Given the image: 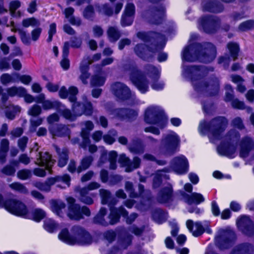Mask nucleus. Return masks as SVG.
<instances>
[{
	"instance_id": "obj_1",
	"label": "nucleus",
	"mask_w": 254,
	"mask_h": 254,
	"mask_svg": "<svg viewBox=\"0 0 254 254\" xmlns=\"http://www.w3.org/2000/svg\"><path fill=\"white\" fill-rule=\"evenodd\" d=\"M216 54V48L211 43L190 45L184 49L182 60L184 62L210 63Z\"/></svg>"
},
{
	"instance_id": "obj_2",
	"label": "nucleus",
	"mask_w": 254,
	"mask_h": 254,
	"mask_svg": "<svg viewBox=\"0 0 254 254\" xmlns=\"http://www.w3.org/2000/svg\"><path fill=\"white\" fill-rule=\"evenodd\" d=\"M227 121L223 117H219L212 120L209 123L205 121L200 122L198 130L202 134H207L211 141L214 142L221 137L222 133L225 129Z\"/></svg>"
},
{
	"instance_id": "obj_3",
	"label": "nucleus",
	"mask_w": 254,
	"mask_h": 254,
	"mask_svg": "<svg viewBox=\"0 0 254 254\" xmlns=\"http://www.w3.org/2000/svg\"><path fill=\"white\" fill-rule=\"evenodd\" d=\"M73 236H70L67 230L63 229L59 235V239L64 242L69 244L86 245L92 243L90 234L78 226H74L72 229Z\"/></svg>"
},
{
	"instance_id": "obj_4",
	"label": "nucleus",
	"mask_w": 254,
	"mask_h": 254,
	"mask_svg": "<svg viewBox=\"0 0 254 254\" xmlns=\"http://www.w3.org/2000/svg\"><path fill=\"white\" fill-rule=\"evenodd\" d=\"M89 67L88 64H82L80 67L81 75L80 79L82 82L86 84L88 83V79L89 77V74L88 71L89 69L93 70L95 74L92 76L90 80V84L92 86H100L104 85L106 81L105 73L102 71L99 64H91Z\"/></svg>"
},
{
	"instance_id": "obj_5",
	"label": "nucleus",
	"mask_w": 254,
	"mask_h": 254,
	"mask_svg": "<svg viewBox=\"0 0 254 254\" xmlns=\"http://www.w3.org/2000/svg\"><path fill=\"white\" fill-rule=\"evenodd\" d=\"M110 210L111 213L109 216L110 221L109 222L106 221L104 219V216L106 214V209L101 208L99 213L94 218V222L103 226L108 225L109 224H114L119 221L120 215L124 217H126L127 215V211L122 207L118 209L111 208Z\"/></svg>"
},
{
	"instance_id": "obj_6",
	"label": "nucleus",
	"mask_w": 254,
	"mask_h": 254,
	"mask_svg": "<svg viewBox=\"0 0 254 254\" xmlns=\"http://www.w3.org/2000/svg\"><path fill=\"white\" fill-rule=\"evenodd\" d=\"M0 207H4L9 212L18 216L25 217L28 209L21 201L16 199H10L4 201L0 197Z\"/></svg>"
},
{
	"instance_id": "obj_7",
	"label": "nucleus",
	"mask_w": 254,
	"mask_h": 254,
	"mask_svg": "<svg viewBox=\"0 0 254 254\" xmlns=\"http://www.w3.org/2000/svg\"><path fill=\"white\" fill-rule=\"evenodd\" d=\"M161 110L156 106L148 107L145 113V122L149 124L157 125L160 128H163L167 124V121L162 117Z\"/></svg>"
},
{
	"instance_id": "obj_8",
	"label": "nucleus",
	"mask_w": 254,
	"mask_h": 254,
	"mask_svg": "<svg viewBox=\"0 0 254 254\" xmlns=\"http://www.w3.org/2000/svg\"><path fill=\"white\" fill-rule=\"evenodd\" d=\"M180 142L178 135L171 131L164 135L161 140V149L167 154H172L178 150Z\"/></svg>"
},
{
	"instance_id": "obj_9",
	"label": "nucleus",
	"mask_w": 254,
	"mask_h": 254,
	"mask_svg": "<svg viewBox=\"0 0 254 254\" xmlns=\"http://www.w3.org/2000/svg\"><path fill=\"white\" fill-rule=\"evenodd\" d=\"M240 137L239 134L235 130H231L226 136V139L229 140L230 142L227 144H221L217 147L218 153L221 155L231 157L236 150V147L234 143H237Z\"/></svg>"
},
{
	"instance_id": "obj_10",
	"label": "nucleus",
	"mask_w": 254,
	"mask_h": 254,
	"mask_svg": "<svg viewBox=\"0 0 254 254\" xmlns=\"http://www.w3.org/2000/svg\"><path fill=\"white\" fill-rule=\"evenodd\" d=\"M66 199L68 204L67 216L70 219L79 220L82 217V214L87 216L90 215L89 209L86 206H84L80 209L78 204H74L75 199L73 197H67Z\"/></svg>"
},
{
	"instance_id": "obj_11",
	"label": "nucleus",
	"mask_w": 254,
	"mask_h": 254,
	"mask_svg": "<svg viewBox=\"0 0 254 254\" xmlns=\"http://www.w3.org/2000/svg\"><path fill=\"white\" fill-rule=\"evenodd\" d=\"M235 239L234 232L230 230H220L215 238L216 245L220 249L228 248L233 243Z\"/></svg>"
},
{
	"instance_id": "obj_12",
	"label": "nucleus",
	"mask_w": 254,
	"mask_h": 254,
	"mask_svg": "<svg viewBox=\"0 0 254 254\" xmlns=\"http://www.w3.org/2000/svg\"><path fill=\"white\" fill-rule=\"evenodd\" d=\"M145 75L146 74L137 69L133 70L130 75L132 82L142 93H145L148 89V82Z\"/></svg>"
},
{
	"instance_id": "obj_13",
	"label": "nucleus",
	"mask_w": 254,
	"mask_h": 254,
	"mask_svg": "<svg viewBox=\"0 0 254 254\" xmlns=\"http://www.w3.org/2000/svg\"><path fill=\"white\" fill-rule=\"evenodd\" d=\"M72 110L76 116H80L83 114L90 116L93 113L91 103L87 100L86 96H82V102H75L72 105Z\"/></svg>"
},
{
	"instance_id": "obj_14",
	"label": "nucleus",
	"mask_w": 254,
	"mask_h": 254,
	"mask_svg": "<svg viewBox=\"0 0 254 254\" xmlns=\"http://www.w3.org/2000/svg\"><path fill=\"white\" fill-rule=\"evenodd\" d=\"M171 167L176 174L182 175L188 171L189 163L187 158L184 156L181 155L173 159Z\"/></svg>"
},
{
	"instance_id": "obj_15",
	"label": "nucleus",
	"mask_w": 254,
	"mask_h": 254,
	"mask_svg": "<svg viewBox=\"0 0 254 254\" xmlns=\"http://www.w3.org/2000/svg\"><path fill=\"white\" fill-rule=\"evenodd\" d=\"M218 21L217 18L213 17H202L198 21V28L206 33H212Z\"/></svg>"
},
{
	"instance_id": "obj_16",
	"label": "nucleus",
	"mask_w": 254,
	"mask_h": 254,
	"mask_svg": "<svg viewBox=\"0 0 254 254\" xmlns=\"http://www.w3.org/2000/svg\"><path fill=\"white\" fill-rule=\"evenodd\" d=\"M111 91L118 99L124 100L130 97V92L128 88L120 82H116L111 86Z\"/></svg>"
},
{
	"instance_id": "obj_17",
	"label": "nucleus",
	"mask_w": 254,
	"mask_h": 254,
	"mask_svg": "<svg viewBox=\"0 0 254 254\" xmlns=\"http://www.w3.org/2000/svg\"><path fill=\"white\" fill-rule=\"evenodd\" d=\"M158 50V46L147 48L144 44H137L134 49L136 55L139 58L147 60L151 57L154 53Z\"/></svg>"
},
{
	"instance_id": "obj_18",
	"label": "nucleus",
	"mask_w": 254,
	"mask_h": 254,
	"mask_svg": "<svg viewBox=\"0 0 254 254\" xmlns=\"http://www.w3.org/2000/svg\"><path fill=\"white\" fill-rule=\"evenodd\" d=\"M237 224L238 228L245 234L251 236L254 233V225L249 217H241L238 220Z\"/></svg>"
},
{
	"instance_id": "obj_19",
	"label": "nucleus",
	"mask_w": 254,
	"mask_h": 254,
	"mask_svg": "<svg viewBox=\"0 0 254 254\" xmlns=\"http://www.w3.org/2000/svg\"><path fill=\"white\" fill-rule=\"evenodd\" d=\"M164 11L165 9L162 6H160L159 8H152L146 12L145 17L150 23L158 24Z\"/></svg>"
},
{
	"instance_id": "obj_20",
	"label": "nucleus",
	"mask_w": 254,
	"mask_h": 254,
	"mask_svg": "<svg viewBox=\"0 0 254 254\" xmlns=\"http://www.w3.org/2000/svg\"><path fill=\"white\" fill-rule=\"evenodd\" d=\"M240 147V156L246 157L250 151L254 149V139L249 136L243 138L239 144Z\"/></svg>"
},
{
	"instance_id": "obj_21",
	"label": "nucleus",
	"mask_w": 254,
	"mask_h": 254,
	"mask_svg": "<svg viewBox=\"0 0 254 254\" xmlns=\"http://www.w3.org/2000/svg\"><path fill=\"white\" fill-rule=\"evenodd\" d=\"M93 128L94 125L90 121H86L82 124L80 134L83 141L80 145L82 148L85 149L87 144L89 143V134Z\"/></svg>"
},
{
	"instance_id": "obj_22",
	"label": "nucleus",
	"mask_w": 254,
	"mask_h": 254,
	"mask_svg": "<svg viewBox=\"0 0 254 254\" xmlns=\"http://www.w3.org/2000/svg\"><path fill=\"white\" fill-rule=\"evenodd\" d=\"M119 162L126 167V172H129L139 167L140 160L137 157H134L132 162H130L128 158L125 154H122L120 156Z\"/></svg>"
},
{
	"instance_id": "obj_23",
	"label": "nucleus",
	"mask_w": 254,
	"mask_h": 254,
	"mask_svg": "<svg viewBox=\"0 0 254 254\" xmlns=\"http://www.w3.org/2000/svg\"><path fill=\"white\" fill-rule=\"evenodd\" d=\"M36 163L40 166H44L50 173V168L54 164V161L51 159V155L47 152L39 153Z\"/></svg>"
},
{
	"instance_id": "obj_24",
	"label": "nucleus",
	"mask_w": 254,
	"mask_h": 254,
	"mask_svg": "<svg viewBox=\"0 0 254 254\" xmlns=\"http://www.w3.org/2000/svg\"><path fill=\"white\" fill-rule=\"evenodd\" d=\"M186 226L190 232L195 237L201 235L204 232L203 227L198 222L194 223L191 220H188Z\"/></svg>"
},
{
	"instance_id": "obj_25",
	"label": "nucleus",
	"mask_w": 254,
	"mask_h": 254,
	"mask_svg": "<svg viewBox=\"0 0 254 254\" xmlns=\"http://www.w3.org/2000/svg\"><path fill=\"white\" fill-rule=\"evenodd\" d=\"M50 207L53 212L60 217L64 214L65 204L61 200H52L50 202Z\"/></svg>"
},
{
	"instance_id": "obj_26",
	"label": "nucleus",
	"mask_w": 254,
	"mask_h": 254,
	"mask_svg": "<svg viewBox=\"0 0 254 254\" xmlns=\"http://www.w3.org/2000/svg\"><path fill=\"white\" fill-rule=\"evenodd\" d=\"M49 131L53 137L67 136L68 138H69V130L66 126H61L58 127L51 126L49 127Z\"/></svg>"
},
{
	"instance_id": "obj_27",
	"label": "nucleus",
	"mask_w": 254,
	"mask_h": 254,
	"mask_svg": "<svg viewBox=\"0 0 254 254\" xmlns=\"http://www.w3.org/2000/svg\"><path fill=\"white\" fill-rule=\"evenodd\" d=\"M172 194V189L170 185L163 188L158 193L157 200L161 203H165L169 201Z\"/></svg>"
},
{
	"instance_id": "obj_28",
	"label": "nucleus",
	"mask_w": 254,
	"mask_h": 254,
	"mask_svg": "<svg viewBox=\"0 0 254 254\" xmlns=\"http://www.w3.org/2000/svg\"><path fill=\"white\" fill-rule=\"evenodd\" d=\"M52 178L54 180V184H57L58 187L65 189L66 187H68L70 185V178L67 174L58 176Z\"/></svg>"
},
{
	"instance_id": "obj_29",
	"label": "nucleus",
	"mask_w": 254,
	"mask_h": 254,
	"mask_svg": "<svg viewBox=\"0 0 254 254\" xmlns=\"http://www.w3.org/2000/svg\"><path fill=\"white\" fill-rule=\"evenodd\" d=\"M202 10L204 11L212 12H220L222 11L223 7L220 4L214 2L206 1L202 4Z\"/></svg>"
},
{
	"instance_id": "obj_30",
	"label": "nucleus",
	"mask_w": 254,
	"mask_h": 254,
	"mask_svg": "<svg viewBox=\"0 0 254 254\" xmlns=\"http://www.w3.org/2000/svg\"><path fill=\"white\" fill-rule=\"evenodd\" d=\"M114 114L118 117L125 118V117L131 119L137 115V112L130 109H120L113 111Z\"/></svg>"
},
{
	"instance_id": "obj_31",
	"label": "nucleus",
	"mask_w": 254,
	"mask_h": 254,
	"mask_svg": "<svg viewBox=\"0 0 254 254\" xmlns=\"http://www.w3.org/2000/svg\"><path fill=\"white\" fill-rule=\"evenodd\" d=\"M54 180L52 178L48 179L45 182H37L34 183V186L41 191L49 192L51 187L54 185Z\"/></svg>"
},
{
	"instance_id": "obj_32",
	"label": "nucleus",
	"mask_w": 254,
	"mask_h": 254,
	"mask_svg": "<svg viewBox=\"0 0 254 254\" xmlns=\"http://www.w3.org/2000/svg\"><path fill=\"white\" fill-rule=\"evenodd\" d=\"M46 215L45 212L40 208H36L32 210L31 213L28 211L27 214L25 216V218H30L35 221H40Z\"/></svg>"
},
{
	"instance_id": "obj_33",
	"label": "nucleus",
	"mask_w": 254,
	"mask_h": 254,
	"mask_svg": "<svg viewBox=\"0 0 254 254\" xmlns=\"http://www.w3.org/2000/svg\"><path fill=\"white\" fill-rule=\"evenodd\" d=\"M74 10L72 7H68L64 10L65 17L68 19V21L73 25L79 26L81 24V20L79 18L72 16Z\"/></svg>"
},
{
	"instance_id": "obj_34",
	"label": "nucleus",
	"mask_w": 254,
	"mask_h": 254,
	"mask_svg": "<svg viewBox=\"0 0 254 254\" xmlns=\"http://www.w3.org/2000/svg\"><path fill=\"white\" fill-rule=\"evenodd\" d=\"M253 251V247L248 244L237 246L231 254H250Z\"/></svg>"
},
{
	"instance_id": "obj_35",
	"label": "nucleus",
	"mask_w": 254,
	"mask_h": 254,
	"mask_svg": "<svg viewBox=\"0 0 254 254\" xmlns=\"http://www.w3.org/2000/svg\"><path fill=\"white\" fill-rule=\"evenodd\" d=\"M56 149L57 153L59 155L58 165L60 167H63L66 165L67 160L68 159L67 149H61L57 147H56Z\"/></svg>"
},
{
	"instance_id": "obj_36",
	"label": "nucleus",
	"mask_w": 254,
	"mask_h": 254,
	"mask_svg": "<svg viewBox=\"0 0 254 254\" xmlns=\"http://www.w3.org/2000/svg\"><path fill=\"white\" fill-rule=\"evenodd\" d=\"M205 199L203 196L199 193L193 192L191 195L188 196L186 198V202L191 204L193 203L199 204L204 201Z\"/></svg>"
},
{
	"instance_id": "obj_37",
	"label": "nucleus",
	"mask_w": 254,
	"mask_h": 254,
	"mask_svg": "<svg viewBox=\"0 0 254 254\" xmlns=\"http://www.w3.org/2000/svg\"><path fill=\"white\" fill-rule=\"evenodd\" d=\"M58 111L61 114L64 118L70 121H73L76 119L75 114H72L70 110L66 109L65 106L61 103L59 107L57 109Z\"/></svg>"
},
{
	"instance_id": "obj_38",
	"label": "nucleus",
	"mask_w": 254,
	"mask_h": 254,
	"mask_svg": "<svg viewBox=\"0 0 254 254\" xmlns=\"http://www.w3.org/2000/svg\"><path fill=\"white\" fill-rule=\"evenodd\" d=\"M92 161L93 158L92 156H86L83 158L81 161L80 165L77 168V172L80 173L87 169L91 165Z\"/></svg>"
},
{
	"instance_id": "obj_39",
	"label": "nucleus",
	"mask_w": 254,
	"mask_h": 254,
	"mask_svg": "<svg viewBox=\"0 0 254 254\" xmlns=\"http://www.w3.org/2000/svg\"><path fill=\"white\" fill-rule=\"evenodd\" d=\"M254 29V20H248L241 23L238 27L239 32H245Z\"/></svg>"
},
{
	"instance_id": "obj_40",
	"label": "nucleus",
	"mask_w": 254,
	"mask_h": 254,
	"mask_svg": "<svg viewBox=\"0 0 254 254\" xmlns=\"http://www.w3.org/2000/svg\"><path fill=\"white\" fill-rule=\"evenodd\" d=\"M20 2L18 0H12L9 3V11L12 16H18L21 15L19 11H16V10L20 6Z\"/></svg>"
},
{
	"instance_id": "obj_41",
	"label": "nucleus",
	"mask_w": 254,
	"mask_h": 254,
	"mask_svg": "<svg viewBox=\"0 0 254 254\" xmlns=\"http://www.w3.org/2000/svg\"><path fill=\"white\" fill-rule=\"evenodd\" d=\"M107 34L109 40L112 42L117 41L121 36L119 31L115 27H110L108 29Z\"/></svg>"
},
{
	"instance_id": "obj_42",
	"label": "nucleus",
	"mask_w": 254,
	"mask_h": 254,
	"mask_svg": "<svg viewBox=\"0 0 254 254\" xmlns=\"http://www.w3.org/2000/svg\"><path fill=\"white\" fill-rule=\"evenodd\" d=\"M44 228L49 232L52 233L57 230L58 225L51 219H46L44 221Z\"/></svg>"
},
{
	"instance_id": "obj_43",
	"label": "nucleus",
	"mask_w": 254,
	"mask_h": 254,
	"mask_svg": "<svg viewBox=\"0 0 254 254\" xmlns=\"http://www.w3.org/2000/svg\"><path fill=\"white\" fill-rule=\"evenodd\" d=\"M8 145L9 142L8 140L5 139L2 140L0 147V150L1 152L0 153V160L1 161L2 163L5 161L6 153L8 149Z\"/></svg>"
},
{
	"instance_id": "obj_44",
	"label": "nucleus",
	"mask_w": 254,
	"mask_h": 254,
	"mask_svg": "<svg viewBox=\"0 0 254 254\" xmlns=\"http://www.w3.org/2000/svg\"><path fill=\"white\" fill-rule=\"evenodd\" d=\"M61 103L58 101H51L47 100L44 101L42 104V107L44 110H49L55 108L56 110L59 107Z\"/></svg>"
},
{
	"instance_id": "obj_45",
	"label": "nucleus",
	"mask_w": 254,
	"mask_h": 254,
	"mask_svg": "<svg viewBox=\"0 0 254 254\" xmlns=\"http://www.w3.org/2000/svg\"><path fill=\"white\" fill-rule=\"evenodd\" d=\"M163 171H158L153 179V187L154 188H158L161 183V180L163 178L167 179L168 177L166 174L163 175Z\"/></svg>"
},
{
	"instance_id": "obj_46",
	"label": "nucleus",
	"mask_w": 254,
	"mask_h": 254,
	"mask_svg": "<svg viewBox=\"0 0 254 254\" xmlns=\"http://www.w3.org/2000/svg\"><path fill=\"white\" fill-rule=\"evenodd\" d=\"M80 199L83 203L87 204H91L93 201L91 197L87 196L88 192L86 189H82L80 190Z\"/></svg>"
},
{
	"instance_id": "obj_47",
	"label": "nucleus",
	"mask_w": 254,
	"mask_h": 254,
	"mask_svg": "<svg viewBox=\"0 0 254 254\" xmlns=\"http://www.w3.org/2000/svg\"><path fill=\"white\" fill-rule=\"evenodd\" d=\"M227 48L231 53L232 58L233 59H236L239 51L238 45L236 43L230 42L227 44Z\"/></svg>"
},
{
	"instance_id": "obj_48",
	"label": "nucleus",
	"mask_w": 254,
	"mask_h": 254,
	"mask_svg": "<svg viewBox=\"0 0 254 254\" xmlns=\"http://www.w3.org/2000/svg\"><path fill=\"white\" fill-rule=\"evenodd\" d=\"M40 24V22L33 17L24 19L22 22V24L24 27L38 26Z\"/></svg>"
},
{
	"instance_id": "obj_49",
	"label": "nucleus",
	"mask_w": 254,
	"mask_h": 254,
	"mask_svg": "<svg viewBox=\"0 0 254 254\" xmlns=\"http://www.w3.org/2000/svg\"><path fill=\"white\" fill-rule=\"evenodd\" d=\"M149 77L154 79L159 77L160 71L158 68L151 65L148 68V72L146 73Z\"/></svg>"
},
{
	"instance_id": "obj_50",
	"label": "nucleus",
	"mask_w": 254,
	"mask_h": 254,
	"mask_svg": "<svg viewBox=\"0 0 254 254\" xmlns=\"http://www.w3.org/2000/svg\"><path fill=\"white\" fill-rule=\"evenodd\" d=\"M20 111V108L18 106L10 105L9 107V110L6 111V116L7 118L12 120L14 119L15 114L19 113Z\"/></svg>"
},
{
	"instance_id": "obj_51",
	"label": "nucleus",
	"mask_w": 254,
	"mask_h": 254,
	"mask_svg": "<svg viewBox=\"0 0 254 254\" xmlns=\"http://www.w3.org/2000/svg\"><path fill=\"white\" fill-rule=\"evenodd\" d=\"M9 187L13 190L19 191L23 193H28V190L26 188L19 183H13L9 185Z\"/></svg>"
},
{
	"instance_id": "obj_52",
	"label": "nucleus",
	"mask_w": 254,
	"mask_h": 254,
	"mask_svg": "<svg viewBox=\"0 0 254 254\" xmlns=\"http://www.w3.org/2000/svg\"><path fill=\"white\" fill-rule=\"evenodd\" d=\"M69 43L66 42L64 44L63 50V60L61 64H68L69 60L67 59V56L69 53Z\"/></svg>"
},
{
	"instance_id": "obj_53",
	"label": "nucleus",
	"mask_w": 254,
	"mask_h": 254,
	"mask_svg": "<svg viewBox=\"0 0 254 254\" xmlns=\"http://www.w3.org/2000/svg\"><path fill=\"white\" fill-rule=\"evenodd\" d=\"M42 113L41 107L37 104L33 105L28 110V114L32 116H37Z\"/></svg>"
},
{
	"instance_id": "obj_54",
	"label": "nucleus",
	"mask_w": 254,
	"mask_h": 254,
	"mask_svg": "<svg viewBox=\"0 0 254 254\" xmlns=\"http://www.w3.org/2000/svg\"><path fill=\"white\" fill-rule=\"evenodd\" d=\"M43 121V119L42 118H32L30 119L31 130L35 131L36 127L41 125Z\"/></svg>"
},
{
	"instance_id": "obj_55",
	"label": "nucleus",
	"mask_w": 254,
	"mask_h": 254,
	"mask_svg": "<svg viewBox=\"0 0 254 254\" xmlns=\"http://www.w3.org/2000/svg\"><path fill=\"white\" fill-rule=\"evenodd\" d=\"M135 13V6L131 2H128L125 6L124 13L127 16H133Z\"/></svg>"
},
{
	"instance_id": "obj_56",
	"label": "nucleus",
	"mask_w": 254,
	"mask_h": 254,
	"mask_svg": "<svg viewBox=\"0 0 254 254\" xmlns=\"http://www.w3.org/2000/svg\"><path fill=\"white\" fill-rule=\"evenodd\" d=\"M78 89L77 87L74 86H71L69 88L68 92V99L69 100L72 102H74L76 99V95L78 93Z\"/></svg>"
},
{
	"instance_id": "obj_57",
	"label": "nucleus",
	"mask_w": 254,
	"mask_h": 254,
	"mask_svg": "<svg viewBox=\"0 0 254 254\" xmlns=\"http://www.w3.org/2000/svg\"><path fill=\"white\" fill-rule=\"evenodd\" d=\"M133 16H127L126 14H123L121 19V24L123 26L130 25L133 21Z\"/></svg>"
},
{
	"instance_id": "obj_58",
	"label": "nucleus",
	"mask_w": 254,
	"mask_h": 254,
	"mask_svg": "<svg viewBox=\"0 0 254 254\" xmlns=\"http://www.w3.org/2000/svg\"><path fill=\"white\" fill-rule=\"evenodd\" d=\"M117 156V153L114 151H112L109 153L110 168L111 169H115L116 168V159Z\"/></svg>"
},
{
	"instance_id": "obj_59",
	"label": "nucleus",
	"mask_w": 254,
	"mask_h": 254,
	"mask_svg": "<svg viewBox=\"0 0 254 254\" xmlns=\"http://www.w3.org/2000/svg\"><path fill=\"white\" fill-rule=\"evenodd\" d=\"M99 11L106 15L110 16L113 14L112 8L108 4H103L99 7Z\"/></svg>"
},
{
	"instance_id": "obj_60",
	"label": "nucleus",
	"mask_w": 254,
	"mask_h": 254,
	"mask_svg": "<svg viewBox=\"0 0 254 254\" xmlns=\"http://www.w3.org/2000/svg\"><path fill=\"white\" fill-rule=\"evenodd\" d=\"M100 193L102 198V203H107L110 197V192L106 190L101 189L100 190Z\"/></svg>"
},
{
	"instance_id": "obj_61",
	"label": "nucleus",
	"mask_w": 254,
	"mask_h": 254,
	"mask_svg": "<svg viewBox=\"0 0 254 254\" xmlns=\"http://www.w3.org/2000/svg\"><path fill=\"white\" fill-rule=\"evenodd\" d=\"M31 176V172L28 170H21L18 172L17 176L21 180L27 179Z\"/></svg>"
},
{
	"instance_id": "obj_62",
	"label": "nucleus",
	"mask_w": 254,
	"mask_h": 254,
	"mask_svg": "<svg viewBox=\"0 0 254 254\" xmlns=\"http://www.w3.org/2000/svg\"><path fill=\"white\" fill-rule=\"evenodd\" d=\"M101 58V55L100 54H96L93 56H86L85 59L87 64H92V63L96 62L99 60Z\"/></svg>"
},
{
	"instance_id": "obj_63",
	"label": "nucleus",
	"mask_w": 254,
	"mask_h": 254,
	"mask_svg": "<svg viewBox=\"0 0 254 254\" xmlns=\"http://www.w3.org/2000/svg\"><path fill=\"white\" fill-rule=\"evenodd\" d=\"M94 14V9L91 5L87 6L83 12V16L86 18H90L93 17Z\"/></svg>"
},
{
	"instance_id": "obj_64",
	"label": "nucleus",
	"mask_w": 254,
	"mask_h": 254,
	"mask_svg": "<svg viewBox=\"0 0 254 254\" xmlns=\"http://www.w3.org/2000/svg\"><path fill=\"white\" fill-rule=\"evenodd\" d=\"M18 32L20 35V38L22 42L24 44H29L30 40L26 31L21 29H18Z\"/></svg>"
}]
</instances>
